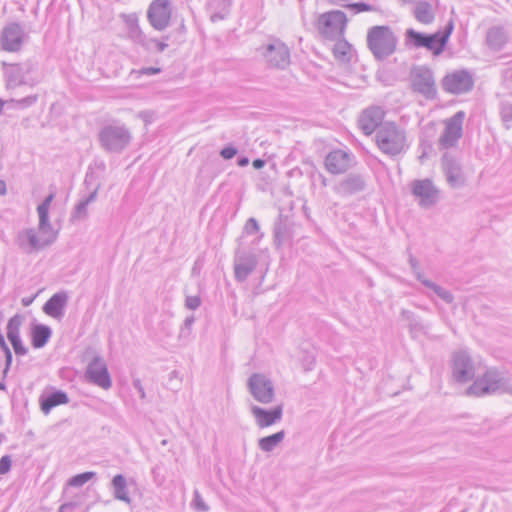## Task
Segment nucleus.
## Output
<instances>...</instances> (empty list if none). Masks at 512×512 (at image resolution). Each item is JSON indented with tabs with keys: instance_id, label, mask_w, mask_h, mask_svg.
Instances as JSON below:
<instances>
[{
	"instance_id": "nucleus-6",
	"label": "nucleus",
	"mask_w": 512,
	"mask_h": 512,
	"mask_svg": "<svg viewBox=\"0 0 512 512\" xmlns=\"http://www.w3.org/2000/svg\"><path fill=\"white\" fill-rule=\"evenodd\" d=\"M40 234L41 237H38L34 228L23 229L18 232L15 242L21 250L31 253L51 245L57 239L58 232L51 228V231Z\"/></svg>"
},
{
	"instance_id": "nucleus-35",
	"label": "nucleus",
	"mask_w": 512,
	"mask_h": 512,
	"mask_svg": "<svg viewBox=\"0 0 512 512\" xmlns=\"http://www.w3.org/2000/svg\"><path fill=\"white\" fill-rule=\"evenodd\" d=\"M39 100L38 94H31L23 98H10L7 100V105L11 108L25 110L34 106Z\"/></svg>"
},
{
	"instance_id": "nucleus-2",
	"label": "nucleus",
	"mask_w": 512,
	"mask_h": 512,
	"mask_svg": "<svg viewBox=\"0 0 512 512\" xmlns=\"http://www.w3.org/2000/svg\"><path fill=\"white\" fill-rule=\"evenodd\" d=\"M375 140L379 150L392 158L404 154L409 148L405 130L391 122L379 127Z\"/></svg>"
},
{
	"instance_id": "nucleus-28",
	"label": "nucleus",
	"mask_w": 512,
	"mask_h": 512,
	"mask_svg": "<svg viewBox=\"0 0 512 512\" xmlns=\"http://www.w3.org/2000/svg\"><path fill=\"white\" fill-rule=\"evenodd\" d=\"M98 194V187L95 188L92 192H90L87 196L82 197L78 203L74 206L71 214H70V222L76 223L79 221H83L88 217V206L93 203Z\"/></svg>"
},
{
	"instance_id": "nucleus-62",
	"label": "nucleus",
	"mask_w": 512,
	"mask_h": 512,
	"mask_svg": "<svg viewBox=\"0 0 512 512\" xmlns=\"http://www.w3.org/2000/svg\"><path fill=\"white\" fill-rule=\"evenodd\" d=\"M7 338L10 341L11 345L21 340L20 335L8 336Z\"/></svg>"
},
{
	"instance_id": "nucleus-55",
	"label": "nucleus",
	"mask_w": 512,
	"mask_h": 512,
	"mask_svg": "<svg viewBox=\"0 0 512 512\" xmlns=\"http://www.w3.org/2000/svg\"><path fill=\"white\" fill-rule=\"evenodd\" d=\"M414 274H415L417 280L420 281L425 287H426V283H433L432 281L425 278L423 273L421 271H419V269L414 271Z\"/></svg>"
},
{
	"instance_id": "nucleus-8",
	"label": "nucleus",
	"mask_w": 512,
	"mask_h": 512,
	"mask_svg": "<svg viewBox=\"0 0 512 512\" xmlns=\"http://www.w3.org/2000/svg\"><path fill=\"white\" fill-rule=\"evenodd\" d=\"M410 189L418 205L422 208H431L440 199V190L429 178L412 181Z\"/></svg>"
},
{
	"instance_id": "nucleus-13",
	"label": "nucleus",
	"mask_w": 512,
	"mask_h": 512,
	"mask_svg": "<svg viewBox=\"0 0 512 512\" xmlns=\"http://www.w3.org/2000/svg\"><path fill=\"white\" fill-rule=\"evenodd\" d=\"M355 164V156L348 149H333L324 159L325 169L333 175L344 174Z\"/></svg>"
},
{
	"instance_id": "nucleus-44",
	"label": "nucleus",
	"mask_w": 512,
	"mask_h": 512,
	"mask_svg": "<svg viewBox=\"0 0 512 512\" xmlns=\"http://www.w3.org/2000/svg\"><path fill=\"white\" fill-rule=\"evenodd\" d=\"M12 466L10 455H4L0 458V476L8 473Z\"/></svg>"
},
{
	"instance_id": "nucleus-64",
	"label": "nucleus",
	"mask_w": 512,
	"mask_h": 512,
	"mask_svg": "<svg viewBox=\"0 0 512 512\" xmlns=\"http://www.w3.org/2000/svg\"><path fill=\"white\" fill-rule=\"evenodd\" d=\"M402 316L405 317L406 319H410L411 316H413V313L408 310H402Z\"/></svg>"
},
{
	"instance_id": "nucleus-27",
	"label": "nucleus",
	"mask_w": 512,
	"mask_h": 512,
	"mask_svg": "<svg viewBox=\"0 0 512 512\" xmlns=\"http://www.w3.org/2000/svg\"><path fill=\"white\" fill-rule=\"evenodd\" d=\"M438 0L419 1L414 7V17L422 24H431L435 19V7Z\"/></svg>"
},
{
	"instance_id": "nucleus-18",
	"label": "nucleus",
	"mask_w": 512,
	"mask_h": 512,
	"mask_svg": "<svg viewBox=\"0 0 512 512\" xmlns=\"http://www.w3.org/2000/svg\"><path fill=\"white\" fill-rule=\"evenodd\" d=\"M473 85V76L465 69L447 74L442 81L444 90L452 94L466 93L473 88Z\"/></svg>"
},
{
	"instance_id": "nucleus-9",
	"label": "nucleus",
	"mask_w": 512,
	"mask_h": 512,
	"mask_svg": "<svg viewBox=\"0 0 512 512\" xmlns=\"http://www.w3.org/2000/svg\"><path fill=\"white\" fill-rule=\"evenodd\" d=\"M248 390L253 398L262 403L270 404L275 397V388L269 377L261 373H253L248 379Z\"/></svg>"
},
{
	"instance_id": "nucleus-51",
	"label": "nucleus",
	"mask_w": 512,
	"mask_h": 512,
	"mask_svg": "<svg viewBox=\"0 0 512 512\" xmlns=\"http://www.w3.org/2000/svg\"><path fill=\"white\" fill-rule=\"evenodd\" d=\"M132 384H133L134 389L138 392L139 397L141 399H144L146 394H145V390H144V387L142 386L141 381L139 379H134Z\"/></svg>"
},
{
	"instance_id": "nucleus-47",
	"label": "nucleus",
	"mask_w": 512,
	"mask_h": 512,
	"mask_svg": "<svg viewBox=\"0 0 512 512\" xmlns=\"http://www.w3.org/2000/svg\"><path fill=\"white\" fill-rule=\"evenodd\" d=\"M124 22L127 26V29L130 27L138 26V18L135 14L123 15Z\"/></svg>"
},
{
	"instance_id": "nucleus-39",
	"label": "nucleus",
	"mask_w": 512,
	"mask_h": 512,
	"mask_svg": "<svg viewBox=\"0 0 512 512\" xmlns=\"http://www.w3.org/2000/svg\"><path fill=\"white\" fill-rule=\"evenodd\" d=\"M426 287L431 289L440 299L447 304H451L454 300V296L447 289L439 286L436 283H426Z\"/></svg>"
},
{
	"instance_id": "nucleus-32",
	"label": "nucleus",
	"mask_w": 512,
	"mask_h": 512,
	"mask_svg": "<svg viewBox=\"0 0 512 512\" xmlns=\"http://www.w3.org/2000/svg\"><path fill=\"white\" fill-rule=\"evenodd\" d=\"M51 329L50 327L43 325V324H37L32 328L31 332V339H32V345L34 348H42L46 345V343L49 341L51 337Z\"/></svg>"
},
{
	"instance_id": "nucleus-43",
	"label": "nucleus",
	"mask_w": 512,
	"mask_h": 512,
	"mask_svg": "<svg viewBox=\"0 0 512 512\" xmlns=\"http://www.w3.org/2000/svg\"><path fill=\"white\" fill-rule=\"evenodd\" d=\"M201 305V298L198 295L187 296L185 299V307L189 310H196Z\"/></svg>"
},
{
	"instance_id": "nucleus-30",
	"label": "nucleus",
	"mask_w": 512,
	"mask_h": 512,
	"mask_svg": "<svg viewBox=\"0 0 512 512\" xmlns=\"http://www.w3.org/2000/svg\"><path fill=\"white\" fill-rule=\"evenodd\" d=\"M54 198L55 193L52 192L46 196L45 199L37 207V213L39 217V232H49L51 231V228H53L49 220V208Z\"/></svg>"
},
{
	"instance_id": "nucleus-31",
	"label": "nucleus",
	"mask_w": 512,
	"mask_h": 512,
	"mask_svg": "<svg viewBox=\"0 0 512 512\" xmlns=\"http://www.w3.org/2000/svg\"><path fill=\"white\" fill-rule=\"evenodd\" d=\"M507 34L502 27H492L488 30L486 43L494 51H500L507 43Z\"/></svg>"
},
{
	"instance_id": "nucleus-34",
	"label": "nucleus",
	"mask_w": 512,
	"mask_h": 512,
	"mask_svg": "<svg viewBox=\"0 0 512 512\" xmlns=\"http://www.w3.org/2000/svg\"><path fill=\"white\" fill-rule=\"evenodd\" d=\"M427 35L428 34L426 33L418 32L412 28H409L405 32L406 45L416 49L423 48Z\"/></svg>"
},
{
	"instance_id": "nucleus-10",
	"label": "nucleus",
	"mask_w": 512,
	"mask_h": 512,
	"mask_svg": "<svg viewBox=\"0 0 512 512\" xmlns=\"http://www.w3.org/2000/svg\"><path fill=\"white\" fill-rule=\"evenodd\" d=\"M411 85L413 91L423 95L426 99H434L436 96L434 75L432 70L426 66H418L411 71Z\"/></svg>"
},
{
	"instance_id": "nucleus-19",
	"label": "nucleus",
	"mask_w": 512,
	"mask_h": 512,
	"mask_svg": "<svg viewBox=\"0 0 512 512\" xmlns=\"http://www.w3.org/2000/svg\"><path fill=\"white\" fill-rule=\"evenodd\" d=\"M171 14L172 8L169 0H154L147 11V17L151 26L158 31L168 27Z\"/></svg>"
},
{
	"instance_id": "nucleus-16",
	"label": "nucleus",
	"mask_w": 512,
	"mask_h": 512,
	"mask_svg": "<svg viewBox=\"0 0 512 512\" xmlns=\"http://www.w3.org/2000/svg\"><path fill=\"white\" fill-rule=\"evenodd\" d=\"M86 380L104 390L112 387V380L104 359L100 356H95L88 363L85 370Z\"/></svg>"
},
{
	"instance_id": "nucleus-45",
	"label": "nucleus",
	"mask_w": 512,
	"mask_h": 512,
	"mask_svg": "<svg viewBox=\"0 0 512 512\" xmlns=\"http://www.w3.org/2000/svg\"><path fill=\"white\" fill-rule=\"evenodd\" d=\"M237 154V149L231 145L225 146L221 151L220 155L226 160L232 159Z\"/></svg>"
},
{
	"instance_id": "nucleus-36",
	"label": "nucleus",
	"mask_w": 512,
	"mask_h": 512,
	"mask_svg": "<svg viewBox=\"0 0 512 512\" xmlns=\"http://www.w3.org/2000/svg\"><path fill=\"white\" fill-rule=\"evenodd\" d=\"M351 46L346 41H338L333 47L335 58L341 61H349Z\"/></svg>"
},
{
	"instance_id": "nucleus-1",
	"label": "nucleus",
	"mask_w": 512,
	"mask_h": 512,
	"mask_svg": "<svg viewBox=\"0 0 512 512\" xmlns=\"http://www.w3.org/2000/svg\"><path fill=\"white\" fill-rule=\"evenodd\" d=\"M2 71L5 88L10 93L21 86L33 88L42 80L38 64L30 59L18 63L2 62Z\"/></svg>"
},
{
	"instance_id": "nucleus-60",
	"label": "nucleus",
	"mask_w": 512,
	"mask_h": 512,
	"mask_svg": "<svg viewBox=\"0 0 512 512\" xmlns=\"http://www.w3.org/2000/svg\"><path fill=\"white\" fill-rule=\"evenodd\" d=\"M409 263H410V266H411L413 272L419 269L418 261L413 256H410Z\"/></svg>"
},
{
	"instance_id": "nucleus-49",
	"label": "nucleus",
	"mask_w": 512,
	"mask_h": 512,
	"mask_svg": "<svg viewBox=\"0 0 512 512\" xmlns=\"http://www.w3.org/2000/svg\"><path fill=\"white\" fill-rule=\"evenodd\" d=\"M194 503L196 509L200 511H207L208 506L204 503L203 499L201 498L200 494L196 491L194 496Z\"/></svg>"
},
{
	"instance_id": "nucleus-14",
	"label": "nucleus",
	"mask_w": 512,
	"mask_h": 512,
	"mask_svg": "<svg viewBox=\"0 0 512 512\" xmlns=\"http://www.w3.org/2000/svg\"><path fill=\"white\" fill-rule=\"evenodd\" d=\"M464 118L465 113L458 111L445 121L444 131L439 138V147L441 149H450L457 145L463 135Z\"/></svg>"
},
{
	"instance_id": "nucleus-59",
	"label": "nucleus",
	"mask_w": 512,
	"mask_h": 512,
	"mask_svg": "<svg viewBox=\"0 0 512 512\" xmlns=\"http://www.w3.org/2000/svg\"><path fill=\"white\" fill-rule=\"evenodd\" d=\"M314 357H307L305 365L306 370H311L314 365Z\"/></svg>"
},
{
	"instance_id": "nucleus-11",
	"label": "nucleus",
	"mask_w": 512,
	"mask_h": 512,
	"mask_svg": "<svg viewBox=\"0 0 512 512\" xmlns=\"http://www.w3.org/2000/svg\"><path fill=\"white\" fill-rule=\"evenodd\" d=\"M476 374L475 363L467 350H459L452 355V377L458 383L471 381Z\"/></svg>"
},
{
	"instance_id": "nucleus-50",
	"label": "nucleus",
	"mask_w": 512,
	"mask_h": 512,
	"mask_svg": "<svg viewBox=\"0 0 512 512\" xmlns=\"http://www.w3.org/2000/svg\"><path fill=\"white\" fill-rule=\"evenodd\" d=\"M14 352L16 355L23 356L27 353V348L23 345L22 340L16 342L12 345Z\"/></svg>"
},
{
	"instance_id": "nucleus-33",
	"label": "nucleus",
	"mask_w": 512,
	"mask_h": 512,
	"mask_svg": "<svg viewBox=\"0 0 512 512\" xmlns=\"http://www.w3.org/2000/svg\"><path fill=\"white\" fill-rule=\"evenodd\" d=\"M285 438V431L281 430L258 440V447L263 452H272Z\"/></svg>"
},
{
	"instance_id": "nucleus-17",
	"label": "nucleus",
	"mask_w": 512,
	"mask_h": 512,
	"mask_svg": "<svg viewBox=\"0 0 512 512\" xmlns=\"http://www.w3.org/2000/svg\"><path fill=\"white\" fill-rule=\"evenodd\" d=\"M28 38L19 23H10L2 30L0 36L1 48L7 52H19Z\"/></svg>"
},
{
	"instance_id": "nucleus-41",
	"label": "nucleus",
	"mask_w": 512,
	"mask_h": 512,
	"mask_svg": "<svg viewBox=\"0 0 512 512\" xmlns=\"http://www.w3.org/2000/svg\"><path fill=\"white\" fill-rule=\"evenodd\" d=\"M260 230L259 224L255 218H249L243 229V236L258 234Z\"/></svg>"
},
{
	"instance_id": "nucleus-61",
	"label": "nucleus",
	"mask_w": 512,
	"mask_h": 512,
	"mask_svg": "<svg viewBox=\"0 0 512 512\" xmlns=\"http://www.w3.org/2000/svg\"><path fill=\"white\" fill-rule=\"evenodd\" d=\"M317 179L319 180L322 186L325 187L328 185V180L322 173L317 174Z\"/></svg>"
},
{
	"instance_id": "nucleus-42",
	"label": "nucleus",
	"mask_w": 512,
	"mask_h": 512,
	"mask_svg": "<svg viewBox=\"0 0 512 512\" xmlns=\"http://www.w3.org/2000/svg\"><path fill=\"white\" fill-rule=\"evenodd\" d=\"M500 114L504 122L508 123L512 121V104L509 102H503L501 104Z\"/></svg>"
},
{
	"instance_id": "nucleus-20",
	"label": "nucleus",
	"mask_w": 512,
	"mask_h": 512,
	"mask_svg": "<svg viewBox=\"0 0 512 512\" xmlns=\"http://www.w3.org/2000/svg\"><path fill=\"white\" fill-rule=\"evenodd\" d=\"M442 170L451 188L458 189L465 185L466 177L460 162L452 155L445 153L442 157Z\"/></svg>"
},
{
	"instance_id": "nucleus-53",
	"label": "nucleus",
	"mask_w": 512,
	"mask_h": 512,
	"mask_svg": "<svg viewBox=\"0 0 512 512\" xmlns=\"http://www.w3.org/2000/svg\"><path fill=\"white\" fill-rule=\"evenodd\" d=\"M191 332H192L191 329L186 328L185 326L182 325L180 328V331H179V339L180 340L188 339L191 335Z\"/></svg>"
},
{
	"instance_id": "nucleus-37",
	"label": "nucleus",
	"mask_w": 512,
	"mask_h": 512,
	"mask_svg": "<svg viewBox=\"0 0 512 512\" xmlns=\"http://www.w3.org/2000/svg\"><path fill=\"white\" fill-rule=\"evenodd\" d=\"M127 36L134 43L149 49V44L147 43L146 37L142 32L141 28L139 27V25L127 29Z\"/></svg>"
},
{
	"instance_id": "nucleus-29",
	"label": "nucleus",
	"mask_w": 512,
	"mask_h": 512,
	"mask_svg": "<svg viewBox=\"0 0 512 512\" xmlns=\"http://www.w3.org/2000/svg\"><path fill=\"white\" fill-rule=\"evenodd\" d=\"M111 489L113 497L116 500L122 501L128 505L132 503V499L129 495L128 481L122 474H116L111 480Z\"/></svg>"
},
{
	"instance_id": "nucleus-5",
	"label": "nucleus",
	"mask_w": 512,
	"mask_h": 512,
	"mask_svg": "<svg viewBox=\"0 0 512 512\" xmlns=\"http://www.w3.org/2000/svg\"><path fill=\"white\" fill-rule=\"evenodd\" d=\"M101 147L109 153H121L131 142L132 136L125 125L109 124L98 134Z\"/></svg>"
},
{
	"instance_id": "nucleus-58",
	"label": "nucleus",
	"mask_w": 512,
	"mask_h": 512,
	"mask_svg": "<svg viewBox=\"0 0 512 512\" xmlns=\"http://www.w3.org/2000/svg\"><path fill=\"white\" fill-rule=\"evenodd\" d=\"M248 163H249V159H248L247 157H245V156H243V157H239V158L237 159V164H238L240 167H245V166H247V165H248Z\"/></svg>"
},
{
	"instance_id": "nucleus-3",
	"label": "nucleus",
	"mask_w": 512,
	"mask_h": 512,
	"mask_svg": "<svg viewBox=\"0 0 512 512\" xmlns=\"http://www.w3.org/2000/svg\"><path fill=\"white\" fill-rule=\"evenodd\" d=\"M398 38L389 26H373L367 33V45L377 60L391 56L397 47Z\"/></svg>"
},
{
	"instance_id": "nucleus-12",
	"label": "nucleus",
	"mask_w": 512,
	"mask_h": 512,
	"mask_svg": "<svg viewBox=\"0 0 512 512\" xmlns=\"http://www.w3.org/2000/svg\"><path fill=\"white\" fill-rule=\"evenodd\" d=\"M262 55L268 67L274 69L285 70L291 62L290 49L279 40L266 45Z\"/></svg>"
},
{
	"instance_id": "nucleus-46",
	"label": "nucleus",
	"mask_w": 512,
	"mask_h": 512,
	"mask_svg": "<svg viewBox=\"0 0 512 512\" xmlns=\"http://www.w3.org/2000/svg\"><path fill=\"white\" fill-rule=\"evenodd\" d=\"M350 7L356 12V13H360V12H365V11H373L374 8L367 4V3H364V2H357V3H353L350 5Z\"/></svg>"
},
{
	"instance_id": "nucleus-23",
	"label": "nucleus",
	"mask_w": 512,
	"mask_h": 512,
	"mask_svg": "<svg viewBox=\"0 0 512 512\" xmlns=\"http://www.w3.org/2000/svg\"><path fill=\"white\" fill-rule=\"evenodd\" d=\"M453 29L454 24L449 21L443 30L428 34L423 48L431 51L435 56L440 55L444 51Z\"/></svg>"
},
{
	"instance_id": "nucleus-22",
	"label": "nucleus",
	"mask_w": 512,
	"mask_h": 512,
	"mask_svg": "<svg viewBox=\"0 0 512 512\" xmlns=\"http://www.w3.org/2000/svg\"><path fill=\"white\" fill-rule=\"evenodd\" d=\"M365 187L366 180L362 174L350 173L338 182L334 191L342 197H347L362 192Z\"/></svg>"
},
{
	"instance_id": "nucleus-40",
	"label": "nucleus",
	"mask_w": 512,
	"mask_h": 512,
	"mask_svg": "<svg viewBox=\"0 0 512 512\" xmlns=\"http://www.w3.org/2000/svg\"><path fill=\"white\" fill-rule=\"evenodd\" d=\"M21 318L18 315L13 316L7 323V337L20 335Z\"/></svg>"
},
{
	"instance_id": "nucleus-57",
	"label": "nucleus",
	"mask_w": 512,
	"mask_h": 512,
	"mask_svg": "<svg viewBox=\"0 0 512 512\" xmlns=\"http://www.w3.org/2000/svg\"><path fill=\"white\" fill-rule=\"evenodd\" d=\"M252 165L255 169H261L265 166V161L263 159L258 158L253 161Z\"/></svg>"
},
{
	"instance_id": "nucleus-56",
	"label": "nucleus",
	"mask_w": 512,
	"mask_h": 512,
	"mask_svg": "<svg viewBox=\"0 0 512 512\" xmlns=\"http://www.w3.org/2000/svg\"><path fill=\"white\" fill-rule=\"evenodd\" d=\"M194 322H195V317L193 315H190L185 318V320L183 322V326L192 330V326H193Z\"/></svg>"
},
{
	"instance_id": "nucleus-38",
	"label": "nucleus",
	"mask_w": 512,
	"mask_h": 512,
	"mask_svg": "<svg viewBox=\"0 0 512 512\" xmlns=\"http://www.w3.org/2000/svg\"><path fill=\"white\" fill-rule=\"evenodd\" d=\"M96 476L95 472L87 471L83 472L77 475L72 476L68 480V485L72 487H82L84 484H86L88 481L93 479Z\"/></svg>"
},
{
	"instance_id": "nucleus-24",
	"label": "nucleus",
	"mask_w": 512,
	"mask_h": 512,
	"mask_svg": "<svg viewBox=\"0 0 512 512\" xmlns=\"http://www.w3.org/2000/svg\"><path fill=\"white\" fill-rule=\"evenodd\" d=\"M251 413L259 428H266L279 422L282 419L283 408L281 405L272 409H265L256 405L251 407Z\"/></svg>"
},
{
	"instance_id": "nucleus-54",
	"label": "nucleus",
	"mask_w": 512,
	"mask_h": 512,
	"mask_svg": "<svg viewBox=\"0 0 512 512\" xmlns=\"http://www.w3.org/2000/svg\"><path fill=\"white\" fill-rule=\"evenodd\" d=\"M160 68L157 67H145L141 69V73L145 75H156L160 73Z\"/></svg>"
},
{
	"instance_id": "nucleus-52",
	"label": "nucleus",
	"mask_w": 512,
	"mask_h": 512,
	"mask_svg": "<svg viewBox=\"0 0 512 512\" xmlns=\"http://www.w3.org/2000/svg\"><path fill=\"white\" fill-rule=\"evenodd\" d=\"M274 237L275 241L280 245L284 240V231L281 225H278L274 229Z\"/></svg>"
},
{
	"instance_id": "nucleus-21",
	"label": "nucleus",
	"mask_w": 512,
	"mask_h": 512,
	"mask_svg": "<svg viewBox=\"0 0 512 512\" xmlns=\"http://www.w3.org/2000/svg\"><path fill=\"white\" fill-rule=\"evenodd\" d=\"M384 118V111L378 106H372L365 109L359 120V128L365 135H370L379 129Z\"/></svg>"
},
{
	"instance_id": "nucleus-25",
	"label": "nucleus",
	"mask_w": 512,
	"mask_h": 512,
	"mask_svg": "<svg viewBox=\"0 0 512 512\" xmlns=\"http://www.w3.org/2000/svg\"><path fill=\"white\" fill-rule=\"evenodd\" d=\"M68 299L69 296L66 291H59L53 294L43 306L44 313L54 319H61L64 316Z\"/></svg>"
},
{
	"instance_id": "nucleus-4",
	"label": "nucleus",
	"mask_w": 512,
	"mask_h": 512,
	"mask_svg": "<svg viewBox=\"0 0 512 512\" xmlns=\"http://www.w3.org/2000/svg\"><path fill=\"white\" fill-rule=\"evenodd\" d=\"M505 392L512 394L509 380L503 372L494 368L487 369L484 375L477 378L467 389V394L478 397Z\"/></svg>"
},
{
	"instance_id": "nucleus-26",
	"label": "nucleus",
	"mask_w": 512,
	"mask_h": 512,
	"mask_svg": "<svg viewBox=\"0 0 512 512\" xmlns=\"http://www.w3.org/2000/svg\"><path fill=\"white\" fill-rule=\"evenodd\" d=\"M39 401L42 412L47 415L54 407L67 404L69 397L67 393L62 390H54L42 395Z\"/></svg>"
},
{
	"instance_id": "nucleus-63",
	"label": "nucleus",
	"mask_w": 512,
	"mask_h": 512,
	"mask_svg": "<svg viewBox=\"0 0 512 512\" xmlns=\"http://www.w3.org/2000/svg\"><path fill=\"white\" fill-rule=\"evenodd\" d=\"M6 193V185L4 181H0V195H5Z\"/></svg>"
},
{
	"instance_id": "nucleus-48",
	"label": "nucleus",
	"mask_w": 512,
	"mask_h": 512,
	"mask_svg": "<svg viewBox=\"0 0 512 512\" xmlns=\"http://www.w3.org/2000/svg\"><path fill=\"white\" fill-rule=\"evenodd\" d=\"M147 43L149 44V48L153 45L158 52H163L168 47L166 42L158 41L156 39H150Z\"/></svg>"
},
{
	"instance_id": "nucleus-15",
	"label": "nucleus",
	"mask_w": 512,
	"mask_h": 512,
	"mask_svg": "<svg viewBox=\"0 0 512 512\" xmlns=\"http://www.w3.org/2000/svg\"><path fill=\"white\" fill-rule=\"evenodd\" d=\"M257 263L256 254L251 250L242 248L240 244L235 251L233 260L235 280L239 283L246 281L256 268Z\"/></svg>"
},
{
	"instance_id": "nucleus-7",
	"label": "nucleus",
	"mask_w": 512,
	"mask_h": 512,
	"mask_svg": "<svg viewBox=\"0 0 512 512\" xmlns=\"http://www.w3.org/2000/svg\"><path fill=\"white\" fill-rule=\"evenodd\" d=\"M347 18L344 12L332 10L321 14L317 20V29L321 35L328 39L343 36Z\"/></svg>"
}]
</instances>
